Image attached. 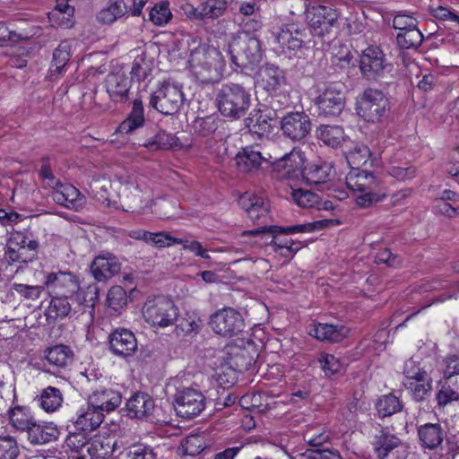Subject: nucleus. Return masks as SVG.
<instances>
[{"label":"nucleus","mask_w":459,"mask_h":459,"mask_svg":"<svg viewBox=\"0 0 459 459\" xmlns=\"http://www.w3.org/2000/svg\"><path fill=\"white\" fill-rule=\"evenodd\" d=\"M376 407L379 416L387 417L399 411L400 403L396 396L390 394L379 398Z\"/></svg>","instance_id":"nucleus-54"},{"label":"nucleus","mask_w":459,"mask_h":459,"mask_svg":"<svg viewBox=\"0 0 459 459\" xmlns=\"http://www.w3.org/2000/svg\"><path fill=\"white\" fill-rule=\"evenodd\" d=\"M185 242L183 238H178L171 236L169 232L159 231L150 232L148 236L147 244L152 245L155 247H169L176 244H182Z\"/></svg>","instance_id":"nucleus-50"},{"label":"nucleus","mask_w":459,"mask_h":459,"mask_svg":"<svg viewBox=\"0 0 459 459\" xmlns=\"http://www.w3.org/2000/svg\"><path fill=\"white\" fill-rule=\"evenodd\" d=\"M184 100L182 86L175 82L165 81L152 94L150 104L164 115H174L179 111Z\"/></svg>","instance_id":"nucleus-6"},{"label":"nucleus","mask_w":459,"mask_h":459,"mask_svg":"<svg viewBox=\"0 0 459 459\" xmlns=\"http://www.w3.org/2000/svg\"><path fill=\"white\" fill-rule=\"evenodd\" d=\"M272 120L271 112L255 110L246 118L245 123L251 134L262 137L271 134L273 129Z\"/></svg>","instance_id":"nucleus-33"},{"label":"nucleus","mask_w":459,"mask_h":459,"mask_svg":"<svg viewBox=\"0 0 459 459\" xmlns=\"http://www.w3.org/2000/svg\"><path fill=\"white\" fill-rule=\"evenodd\" d=\"M7 411L11 425L18 430L27 431L35 420L30 409L27 407L16 406L9 408Z\"/></svg>","instance_id":"nucleus-41"},{"label":"nucleus","mask_w":459,"mask_h":459,"mask_svg":"<svg viewBox=\"0 0 459 459\" xmlns=\"http://www.w3.org/2000/svg\"><path fill=\"white\" fill-rule=\"evenodd\" d=\"M120 199L126 211L144 212L152 204L150 189L142 182L128 181L120 190Z\"/></svg>","instance_id":"nucleus-9"},{"label":"nucleus","mask_w":459,"mask_h":459,"mask_svg":"<svg viewBox=\"0 0 459 459\" xmlns=\"http://www.w3.org/2000/svg\"><path fill=\"white\" fill-rule=\"evenodd\" d=\"M103 420L104 414L88 403L86 408L79 410L74 426L82 432L92 431L100 426Z\"/></svg>","instance_id":"nucleus-34"},{"label":"nucleus","mask_w":459,"mask_h":459,"mask_svg":"<svg viewBox=\"0 0 459 459\" xmlns=\"http://www.w3.org/2000/svg\"><path fill=\"white\" fill-rule=\"evenodd\" d=\"M44 358L53 370L60 371L72 365L74 352L70 347L59 344L47 349Z\"/></svg>","instance_id":"nucleus-31"},{"label":"nucleus","mask_w":459,"mask_h":459,"mask_svg":"<svg viewBox=\"0 0 459 459\" xmlns=\"http://www.w3.org/2000/svg\"><path fill=\"white\" fill-rule=\"evenodd\" d=\"M116 441L107 435L97 434L87 443V454L91 459H108L115 450Z\"/></svg>","instance_id":"nucleus-28"},{"label":"nucleus","mask_w":459,"mask_h":459,"mask_svg":"<svg viewBox=\"0 0 459 459\" xmlns=\"http://www.w3.org/2000/svg\"><path fill=\"white\" fill-rule=\"evenodd\" d=\"M316 134L325 144L335 147L343 140L344 132L339 126H321L317 128Z\"/></svg>","instance_id":"nucleus-45"},{"label":"nucleus","mask_w":459,"mask_h":459,"mask_svg":"<svg viewBox=\"0 0 459 459\" xmlns=\"http://www.w3.org/2000/svg\"><path fill=\"white\" fill-rule=\"evenodd\" d=\"M143 145L151 152L169 150L178 145V138L172 134L160 131L148 139Z\"/></svg>","instance_id":"nucleus-44"},{"label":"nucleus","mask_w":459,"mask_h":459,"mask_svg":"<svg viewBox=\"0 0 459 459\" xmlns=\"http://www.w3.org/2000/svg\"><path fill=\"white\" fill-rule=\"evenodd\" d=\"M370 156L371 152L367 145L357 143L348 152L346 160L351 169H359L368 163Z\"/></svg>","instance_id":"nucleus-46"},{"label":"nucleus","mask_w":459,"mask_h":459,"mask_svg":"<svg viewBox=\"0 0 459 459\" xmlns=\"http://www.w3.org/2000/svg\"><path fill=\"white\" fill-rule=\"evenodd\" d=\"M106 90L114 102H125L128 100L131 80L123 72L110 73L106 77Z\"/></svg>","instance_id":"nucleus-24"},{"label":"nucleus","mask_w":459,"mask_h":459,"mask_svg":"<svg viewBox=\"0 0 459 459\" xmlns=\"http://www.w3.org/2000/svg\"><path fill=\"white\" fill-rule=\"evenodd\" d=\"M274 40L287 53H296L302 48L305 30L297 24H287L278 28L274 32Z\"/></svg>","instance_id":"nucleus-19"},{"label":"nucleus","mask_w":459,"mask_h":459,"mask_svg":"<svg viewBox=\"0 0 459 459\" xmlns=\"http://www.w3.org/2000/svg\"><path fill=\"white\" fill-rule=\"evenodd\" d=\"M387 102L382 91L368 89L358 103L357 113L367 122H378L386 111Z\"/></svg>","instance_id":"nucleus-10"},{"label":"nucleus","mask_w":459,"mask_h":459,"mask_svg":"<svg viewBox=\"0 0 459 459\" xmlns=\"http://www.w3.org/2000/svg\"><path fill=\"white\" fill-rule=\"evenodd\" d=\"M229 54L237 67H247L262 57L260 40L255 35L239 33L229 43Z\"/></svg>","instance_id":"nucleus-5"},{"label":"nucleus","mask_w":459,"mask_h":459,"mask_svg":"<svg viewBox=\"0 0 459 459\" xmlns=\"http://www.w3.org/2000/svg\"><path fill=\"white\" fill-rule=\"evenodd\" d=\"M408 367L409 365L407 363L406 368ZM403 373L405 374L403 386L413 400L417 402L422 401L431 390V377L427 371L420 368V366H413L411 368H407Z\"/></svg>","instance_id":"nucleus-15"},{"label":"nucleus","mask_w":459,"mask_h":459,"mask_svg":"<svg viewBox=\"0 0 459 459\" xmlns=\"http://www.w3.org/2000/svg\"><path fill=\"white\" fill-rule=\"evenodd\" d=\"M121 264L117 257L111 253L105 252L99 255L91 263V271L93 277L99 281H106L119 273Z\"/></svg>","instance_id":"nucleus-21"},{"label":"nucleus","mask_w":459,"mask_h":459,"mask_svg":"<svg viewBox=\"0 0 459 459\" xmlns=\"http://www.w3.org/2000/svg\"><path fill=\"white\" fill-rule=\"evenodd\" d=\"M127 303L126 290L120 286H113L109 289L107 296V305L109 308L117 312Z\"/></svg>","instance_id":"nucleus-53"},{"label":"nucleus","mask_w":459,"mask_h":459,"mask_svg":"<svg viewBox=\"0 0 459 459\" xmlns=\"http://www.w3.org/2000/svg\"><path fill=\"white\" fill-rule=\"evenodd\" d=\"M12 290L26 299L36 300L40 297L43 291V287L38 285L13 283L12 285Z\"/></svg>","instance_id":"nucleus-60"},{"label":"nucleus","mask_w":459,"mask_h":459,"mask_svg":"<svg viewBox=\"0 0 459 459\" xmlns=\"http://www.w3.org/2000/svg\"><path fill=\"white\" fill-rule=\"evenodd\" d=\"M304 162L305 157L303 152L298 148L292 149L289 153L272 161L274 169L282 171V176L289 178H297L301 173Z\"/></svg>","instance_id":"nucleus-23"},{"label":"nucleus","mask_w":459,"mask_h":459,"mask_svg":"<svg viewBox=\"0 0 459 459\" xmlns=\"http://www.w3.org/2000/svg\"><path fill=\"white\" fill-rule=\"evenodd\" d=\"M399 438L394 436H385L383 440L376 447L377 456L385 458L388 453L399 445Z\"/></svg>","instance_id":"nucleus-63"},{"label":"nucleus","mask_w":459,"mask_h":459,"mask_svg":"<svg viewBox=\"0 0 459 459\" xmlns=\"http://www.w3.org/2000/svg\"><path fill=\"white\" fill-rule=\"evenodd\" d=\"M88 440L83 433H70L65 439V445L72 451L79 452L82 448L87 449Z\"/></svg>","instance_id":"nucleus-62"},{"label":"nucleus","mask_w":459,"mask_h":459,"mask_svg":"<svg viewBox=\"0 0 459 459\" xmlns=\"http://www.w3.org/2000/svg\"><path fill=\"white\" fill-rule=\"evenodd\" d=\"M122 402L120 392L111 388L101 387L89 395L88 403L100 412H109L116 410Z\"/></svg>","instance_id":"nucleus-22"},{"label":"nucleus","mask_w":459,"mask_h":459,"mask_svg":"<svg viewBox=\"0 0 459 459\" xmlns=\"http://www.w3.org/2000/svg\"><path fill=\"white\" fill-rule=\"evenodd\" d=\"M273 157L264 153L259 145H249L243 148L235 157L236 165L241 173H255L262 169L264 163H272Z\"/></svg>","instance_id":"nucleus-17"},{"label":"nucleus","mask_w":459,"mask_h":459,"mask_svg":"<svg viewBox=\"0 0 459 459\" xmlns=\"http://www.w3.org/2000/svg\"><path fill=\"white\" fill-rule=\"evenodd\" d=\"M307 18L312 34L324 37L336 25L338 14L331 7L318 5L313 6L307 11Z\"/></svg>","instance_id":"nucleus-14"},{"label":"nucleus","mask_w":459,"mask_h":459,"mask_svg":"<svg viewBox=\"0 0 459 459\" xmlns=\"http://www.w3.org/2000/svg\"><path fill=\"white\" fill-rule=\"evenodd\" d=\"M64 396L62 392L54 386L44 388L39 397V404L46 412L56 411L63 404Z\"/></svg>","instance_id":"nucleus-39"},{"label":"nucleus","mask_w":459,"mask_h":459,"mask_svg":"<svg viewBox=\"0 0 459 459\" xmlns=\"http://www.w3.org/2000/svg\"><path fill=\"white\" fill-rule=\"evenodd\" d=\"M169 5V3L166 1L154 4L149 13L150 21L158 26L167 24L172 17Z\"/></svg>","instance_id":"nucleus-49"},{"label":"nucleus","mask_w":459,"mask_h":459,"mask_svg":"<svg viewBox=\"0 0 459 459\" xmlns=\"http://www.w3.org/2000/svg\"><path fill=\"white\" fill-rule=\"evenodd\" d=\"M238 204L254 222H258L260 220L266 218L269 213L268 202L262 195L245 193L239 197Z\"/></svg>","instance_id":"nucleus-25"},{"label":"nucleus","mask_w":459,"mask_h":459,"mask_svg":"<svg viewBox=\"0 0 459 459\" xmlns=\"http://www.w3.org/2000/svg\"><path fill=\"white\" fill-rule=\"evenodd\" d=\"M446 368L444 369L445 378H455L459 380V357H447L445 360Z\"/></svg>","instance_id":"nucleus-64"},{"label":"nucleus","mask_w":459,"mask_h":459,"mask_svg":"<svg viewBox=\"0 0 459 459\" xmlns=\"http://www.w3.org/2000/svg\"><path fill=\"white\" fill-rule=\"evenodd\" d=\"M420 440L425 447L433 449L443 440L442 431L437 424H426L419 429Z\"/></svg>","instance_id":"nucleus-42"},{"label":"nucleus","mask_w":459,"mask_h":459,"mask_svg":"<svg viewBox=\"0 0 459 459\" xmlns=\"http://www.w3.org/2000/svg\"><path fill=\"white\" fill-rule=\"evenodd\" d=\"M307 333L319 341L337 342L347 336L348 331L342 325L315 323L308 326Z\"/></svg>","instance_id":"nucleus-29"},{"label":"nucleus","mask_w":459,"mask_h":459,"mask_svg":"<svg viewBox=\"0 0 459 459\" xmlns=\"http://www.w3.org/2000/svg\"><path fill=\"white\" fill-rule=\"evenodd\" d=\"M414 12L403 10V48H417L423 40V35L418 29V21L411 16Z\"/></svg>","instance_id":"nucleus-32"},{"label":"nucleus","mask_w":459,"mask_h":459,"mask_svg":"<svg viewBox=\"0 0 459 459\" xmlns=\"http://www.w3.org/2000/svg\"><path fill=\"white\" fill-rule=\"evenodd\" d=\"M193 133L200 136H208L217 129L216 120L212 117H196L191 124Z\"/></svg>","instance_id":"nucleus-55"},{"label":"nucleus","mask_w":459,"mask_h":459,"mask_svg":"<svg viewBox=\"0 0 459 459\" xmlns=\"http://www.w3.org/2000/svg\"><path fill=\"white\" fill-rule=\"evenodd\" d=\"M144 121L143 102L140 100H134L130 114L127 118L120 124L118 131L121 134H130L135 129L142 127Z\"/></svg>","instance_id":"nucleus-38"},{"label":"nucleus","mask_w":459,"mask_h":459,"mask_svg":"<svg viewBox=\"0 0 459 459\" xmlns=\"http://www.w3.org/2000/svg\"><path fill=\"white\" fill-rule=\"evenodd\" d=\"M66 297L53 295L50 304L48 307V316L49 317H63L71 311V305Z\"/></svg>","instance_id":"nucleus-52"},{"label":"nucleus","mask_w":459,"mask_h":459,"mask_svg":"<svg viewBox=\"0 0 459 459\" xmlns=\"http://www.w3.org/2000/svg\"><path fill=\"white\" fill-rule=\"evenodd\" d=\"M312 231V227L309 224H299L290 227H279V226H270V227H262L252 230L243 231L241 237H254L256 239L252 241L243 240V243L247 244L251 247L255 245H261L259 241H262L265 238L266 234L271 235V240L269 245L273 247V250L280 248L281 247H287L289 245H293L297 241H294L291 238H288L286 237H282L281 234L290 235L301 232H310Z\"/></svg>","instance_id":"nucleus-4"},{"label":"nucleus","mask_w":459,"mask_h":459,"mask_svg":"<svg viewBox=\"0 0 459 459\" xmlns=\"http://www.w3.org/2000/svg\"><path fill=\"white\" fill-rule=\"evenodd\" d=\"M316 106L318 116L335 117L339 116L345 106V95L342 87L337 83H332L316 99Z\"/></svg>","instance_id":"nucleus-11"},{"label":"nucleus","mask_w":459,"mask_h":459,"mask_svg":"<svg viewBox=\"0 0 459 459\" xmlns=\"http://www.w3.org/2000/svg\"><path fill=\"white\" fill-rule=\"evenodd\" d=\"M232 0H207L201 4L205 20H214L223 15Z\"/></svg>","instance_id":"nucleus-48"},{"label":"nucleus","mask_w":459,"mask_h":459,"mask_svg":"<svg viewBox=\"0 0 459 459\" xmlns=\"http://www.w3.org/2000/svg\"><path fill=\"white\" fill-rule=\"evenodd\" d=\"M45 283L52 295L65 296L66 298L75 295L78 302L88 301L86 297L81 298L79 281L72 273H50L46 276Z\"/></svg>","instance_id":"nucleus-12"},{"label":"nucleus","mask_w":459,"mask_h":459,"mask_svg":"<svg viewBox=\"0 0 459 459\" xmlns=\"http://www.w3.org/2000/svg\"><path fill=\"white\" fill-rule=\"evenodd\" d=\"M19 455L20 449L13 437H0V459H16Z\"/></svg>","instance_id":"nucleus-56"},{"label":"nucleus","mask_w":459,"mask_h":459,"mask_svg":"<svg viewBox=\"0 0 459 459\" xmlns=\"http://www.w3.org/2000/svg\"><path fill=\"white\" fill-rule=\"evenodd\" d=\"M210 325L217 334L230 337L242 332L244 320L236 309L224 307L211 316Z\"/></svg>","instance_id":"nucleus-13"},{"label":"nucleus","mask_w":459,"mask_h":459,"mask_svg":"<svg viewBox=\"0 0 459 459\" xmlns=\"http://www.w3.org/2000/svg\"><path fill=\"white\" fill-rule=\"evenodd\" d=\"M28 439L31 444L43 445L57 439L59 430L52 422L38 423L36 420L27 429Z\"/></svg>","instance_id":"nucleus-30"},{"label":"nucleus","mask_w":459,"mask_h":459,"mask_svg":"<svg viewBox=\"0 0 459 459\" xmlns=\"http://www.w3.org/2000/svg\"><path fill=\"white\" fill-rule=\"evenodd\" d=\"M281 129L286 137L300 141L310 132L311 121L303 111L290 112L281 118Z\"/></svg>","instance_id":"nucleus-18"},{"label":"nucleus","mask_w":459,"mask_h":459,"mask_svg":"<svg viewBox=\"0 0 459 459\" xmlns=\"http://www.w3.org/2000/svg\"><path fill=\"white\" fill-rule=\"evenodd\" d=\"M215 100L223 117L238 119L249 108L251 95L243 85L229 82L222 84L217 91Z\"/></svg>","instance_id":"nucleus-2"},{"label":"nucleus","mask_w":459,"mask_h":459,"mask_svg":"<svg viewBox=\"0 0 459 459\" xmlns=\"http://www.w3.org/2000/svg\"><path fill=\"white\" fill-rule=\"evenodd\" d=\"M188 68L195 79L202 84L219 82L223 77L225 59L216 47L203 43L190 49Z\"/></svg>","instance_id":"nucleus-1"},{"label":"nucleus","mask_w":459,"mask_h":459,"mask_svg":"<svg viewBox=\"0 0 459 459\" xmlns=\"http://www.w3.org/2000/svg\"><path fill=\"white\" fill-rule=\"evenodd\" d=\"M52 199L66 208L80 211L85 204V197L70 184H63L52 192Z\"/></svg>","instance_id":"nucleus-26"},{"label":"nucleus","mask_w":459,"mask_h":459,"mask_svg":"<svg viewBox=\"0 0 459 459\" xmlns=\"http://www.w3.org/2000/svg\"><path fill=\"white\" fill-rule=\"evenodd\" d=\"M126 411L130 418L143 419L154 409V401L147 393H134L126 402Z\"/></svg>","instance_id":"nucleus-27"},{"label":"nucleus","mask_w":459,"mask_h":459,"mask_svg":"<svg viewBox=\"0 0 459 459\" xmlns=\"http://www.w3.org/2000/svg\"><path fill=\"white\" fill-rule=\"evenodd\" d=\"M206 446L204 438L201 435L188 436L182 444L185 455L195 456L199 455Z\"/></svg>","instance_id":"nucleus-57"},{"label":"nucleus","mask_w":459,"mask_h":459,"mask_svg":"<svg viewBox=\"0 0 459 459\" xmlns=\"http://www.w3.org/2000/svg\"><path fill=\"white\" fill-rule=\"evenodd\" d=\"M206 406L204 394L195 387L178 388L174 395V407L177 414L185 419L199 415Z\"/></svg>","instance_id":"nucleus-8"},{"label":"nucleus","mask_w":459,"mask_h":459,"mask_svg":"<svg viewBox=\"0 0 459 459\" xmlns=\"http://www.w3.org/2000/svg\"><path fill=\"white\" fill-rule=\"evenodd\" d=\"M330 169L326 163H313L304 167L300 175L308 185H317L327 180Z\"/></svg>","instance_id":"nucleus-40"},{"label":"nucleus","mask_w":459,"mask_h":459,"mask_svg":"<svg viewBox=\"0 0 459 459\" xmlns=\"http://www.w3.org/2000/svg\"><path fill=\"white\" fill-rule=\"evenodd\" d=\"M142 312L144 320L151 326L160 328L173 325L179 316V309L174 301L162 296L148 299Z\"/></svg>","instance_id":"nucleus-3"},{"label":"nucleus","mask_w":459,"mask_h":459,"mask_svg":"<svg viewBox=\"0 0 459 459\" xmlns=\"http://www.w3.org/2000/svg\"><path fill=\"white\" fill-rule=\"evenodd\" d=\"M345 182L349 189L362 194L357 198L359 205L368 206L377 202V195L373 192L377 187V180L373 173L367 169H351Z\"/></svg>","instance_id":"nucleus-7"},{"label":"nucleus","mask_w":459,"mask_h":459,"mask_svg":"<svg viewBox=\"0 0 459 459\" xmlns=\"http://www.w3.org/2000/svg\"><path fill=\"white\" fill-rule=\"evenodd\" d=\"M127 457L128 459H157V453L151 446L138 444L130 447Z\"/></svg>","instance_id":"nucleus-58"},{"label":"nucleus","mask_w":459,"mask_h":459,"mask_svg":"<svg viewBox=\"0 0 459 459\" xmlns=\"http://www.w3.org/2000/svg\"><path fill=\"white\" fill-rule=\"evenodd\" d=\"M71 43L62 41L53 53V60L49 67V79L56 80L62 74L71 56Z\"/></svg>","instance_id":"nucleus-36"},{"label":"nucleus","mask_w":459,"mask_h":459,"mask_svg":"<svg viewBox=\"0 0 459 459\" xmlns=\"http://www.w3.org/2000/svg\"><path fill=\"white\" fill-rule=\"evenodd\" d=\"M28 244H34V248H39V241L33 238L30 231L14 230L8 238L6 247H28Z\"/></svg>","instance_id":"nucleus-51"},{"label":"nucleus","mask_w":459,"mask_h":459,"mask_svg":"<svg viewBox=\"0 0 459 459\" xmlns=\"http://www.w3.org/2000/svg\"><path fill=\"white\" fill-rule=\"evenodd\" d=\"M202 322L199 318L188 316L184 318L176 327L177 334H196L201 329Z\"/></svg>","instance_id":"nucleus-61"},{"label":"nucleus","mask_w":459,"mask_h":459,"mask_svg":"<svg viewBox=\"0 0 459 459\" xmlns=\"http://www.w3.org/2000/svg\"><path fill=\"white\" fill-rule=\"evenodd\" d=\"M291 197L295 204L302 208L320 207V197L306 189H291Z\"/></svg>","instance_id":"nucleus-47"},{"label":"nucleus","mask_w":459,"mask_h":459,"mask_svg":"<svg viewBox=\"0 0 459 459\" xmlns=\"http://www.w3.org/2000/svg\"><path fill=\"white\" fill-rule=\"evenodd\" d=\"M37 253L34 244H28V247H6L4 255L9 262L27 264L36 258Z\"/></svg>","instance_id":"nucleus-43"},{"label":"nucleus","mask_w":459,"mask_h":459,"mask_svg":"<svg viewBox=\"0 0 459 459\" xmlns=\"http://www.w3.org/2000/svg\"><path fill=\"white\" fill-rule=\"evenodd\" d=\"M109 345L114 354L124 358L132 356L137 350L134 333L126 328H117L110 334Z\"/></svg>","instance_id":"nucleus-20"},{"label":"nucleus","mask_w":459,"mask_h":459,"mask_svg":"<svg viewBox=\"0 0 459 459\" xmlns=\"http://www.w3.org/2000/svg\"><path fill=\"white\" fill-rule=\"evenodd\" d=\"M260 79L267 91H277L286 84L283 71L273 65H266L261 69Z\"/></svg>","instance_id":"nucleus-35"},{"label":"nucleus","mask_w":459,"mask_h":459,"mask_svg":"<svg viewBox=\"0 0 459 459\" xmlns=\"http://www.w3.org/2000/svg\"><path fill=\"white\" fill-rule=\"evenodd\" d=\"M319 362L321 368L327 377L338 373L342 368V363L339 359L332 354L322 353L319 358Z\"/></svg>","instance_id":"nucleus-59"},{"label":"nucleus","mask_w":459,"mask_h":459,"mask_svg":"<svg viewBox=\"0 0 459 459\" xmlns=\"http://www.w3.org/2000/svg\"><path fill=\"white\" fill-rule=\"evenodd\" d=\"M390 66L379 47L369 46L360 55L359 69L363 76L368 79H375L385 70H390Z\"/></svg>","instance_id":"nucleus-16"},{"label":"nucleus","mask_w":459,"mask_h":459,"mask_svg":"<svg viewBox=\"0 0 459 459\" xmlns=\"http://www.w3.org/2000/svg\"><path fill=\"white\" fill-rule=\"evenodd\" d=\"M127 12L124 0H109L97 13V21L102 24H112Z\"/></svg>","instance_id":"nucleus-37"}]
</instances>
